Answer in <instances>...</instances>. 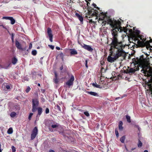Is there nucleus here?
Here are the masks:
<instances>
[{
  "label": "nucleus",
  "mask_w": 152,
  "mask_h": 152,
  "mask_svg": "<svg viewBox=\"0 0 152 152\" xmlns=\"http://www.w3.org/2000/svg\"><path fill=\"white\" fill-rule=\"evenodd\" d=\"M133 63L134 65H137V70H139V67L142 68L141 71H143V73L148 77H151L148 80V85L152 95V67L150 66L149 59L144 58L143 55H141L140 57H137L136 59L133 60Z\"/></svg>",
  "instance_id": "nucleus-1"
},
{
  "label": "nucleus",
  "mask_w": 152,
  "mask_h": 152,
  "mask_svg": "<svg viewBox=\"0 0 152 152\" xmlns=\"http://www.w3.org/2000/svg\"><path fill=\"white\" fill-rule=\"evenodd\" d=\"M112 43V41L109 45L110 46V51L111 54L108 56L107 59V61L111 63L114 62L119 57L123 56L125 54L123 49L125 46L123 44L122 42L117 40L115 43L113 44Z\"/></svg>",
  "instance_id": "nucleus-2"
},
{
  "label": "nucleus",
  "mask_w": 152,
  "mask_h": 152,
  "mask_svg": "<svg viewBox=\"0 0 152 152\" xmlns=\"http://www.w3.org/2000/svg\"><path fill=\"white\" fill-rule=\"evenodd\" d=\"M108 24H110V26L112 28L111 30V34L113 36L112 38H111L112 41V44H113L118 40V31L117 26H120L121 25V23L120 21L118 20L116 21L115 20H112L111 19H109L106 21V20H104L102 22V26H105L106 23Z\"/></svg>",
  "instance_id": "nucleus-3"
},
{
  "label": "nucleus",
  "mask_w": 152,
  "mask_h": 152,
  "mask_svg": "<svg viewBox=\"0 0 152 152\" xmlns=\"http://www.w3.org/2000/svg\"><path fill=\"white\" fill-rule=\"evenodd\" d=\"M88 10V15L85 16V18L86 19L90 18L92 16H97L98 15V11L96 10H94L93 8L90 7H88L87 8ZM89 23L94 22L92 19H89Z\"/></svg>",
  "instance_id": "nucleus-4"
},
{
  "label": "nucleus",
  "mask_w": 152,
  "mask_h": 152,
  "mask_svg": "<svg viewBox=\"0 0 152 152\" xmlns=\"http://www.w3.org/2000/svg\"><path fill=\"white\" fill-rule=\"evenodd\" d=\"M46 125L49 127H51L52 128H55L59 126V124L56 123L52 120H48L46 122Z\"/></svg>",
  "instance_id": "nucleus-5"
},
{
  "label": "nucleus",
  "mask_w": 152,
  "mask_h": 152,
  "mask_svg": "<svg viewBox=\"0 0 152 152\" xmlns=\"http://www.w3.org/2000/svg\"><path fill=\"white\" fill-rule=\"evenodd\" d=\"M33 112H35L37 109V107L39 104V100L37 97L32 99Z\"/></svg>",
  "instance_id": "nucleus-6"
},
{
  "label": "nucleus",
  "mask_w": 152,
  "mask_h": 152,
  "mask_svg": "<svg viewBox=\"0 0 152 152\" xmlns=\"http://www.w3.org/2000/svg\"><path fill=\"white\" fill-rule=\"evenodd\" d=\"M74 80L75 78L74 76L72 75L70 78L67 82L65 83V84L69 88L71 86H72L73 85V81Z\"/></svg>",
  "instance_id": "nucleus-7"
},
{
  "label": "nucleus",
  "mask_w": 152,
  "mask_h": 152,
  "mask_svg": "<svg viewBox=\"0 0 152 152\" xmlns=\"http://www.w3.org/2000/svg\"><path fill=\"white\" fill-rule=\"evenodd\" d=\"M38 134V130L37 128V126H35L32 131V133L31 134V140H34Z\"/></svg>",
  "instance_id": "nucleus-8"
},
{
  "label": "nucleus",
  "mask_w": 152,
  "mask_h": 152,
  "mask_svg": "<svg viewBox=\"0 0 152 152\" xmlns=\"http://www.w3.org/2000/svg\"><path fill=\"white\" fill-rule=\"evenodd\" d=\"M47 33L49 38V39L50 42H53V35L52 34V31L51 28H48L47 29Z\"/></svg>",
  "instance_id": "nucleus-9"
},
{
  "label": "nucleus",
  "mask_w": 152,
  "mask_h": 152,
  "mask_svg": "<svg viewBox=\"0 0 152 152\" xmlns=\"http://www.w3.org/2000/svg\"><path fill=\"white\" fill-rule=\"evenodd\" d=\"M117 28H118V31H119V29L120 30V32H122L123 31L124 32L126 33L128 30V29L127 27H122L121 25H120V26H117Z\"/></svg>",
  "instance_id": "nucleus-10"
},
{
  "label": "nucleus",
  "mask_w": 152,
  "mask_h": 152,
  "mask_svg": "<svg viewBox=\"0 0 152 152\" xmlns=\"http://www.w3.org/2000/svg\"><path fill=\"white\" fill-rule=\"evenodd\" d=\"M83 48L90 52H92L93 50V49L89 45H84Z\"/></svg>",
  "instance_id": "nucleus-11"
},
{
  "label": "nucleus",
  "mask_w": 152,
  "mask_h": 152,
  "mask_svg": "<svg viewBox=\"0 0 152 152\" xmlns=\"http://www.w3.org/2000/svg\"><path fill=\"white\" fill-rule=\"evenodd\" d=\"M55 75V78L53 79V82L56 83L57 84L59 82V79L58 78V75L56 72H54Z\"/></svg>",
  "instance_id": "nucleus-12"
},
{
  "label": "nucleus",
  "mask_w": 152,
  "mask_h": 152,
  "mask_svg": "<svg viewBox=\"0 0 152 152\" xmlns=\"http://www.w3.org/2000/svg\"><path fill=\"white\" fill-rule=\"evenodd\" d=\"M86 93H88V94H89L91 95L96 96L97 97H99V95H98V94L94 92L93 91H87L86 92Z\"/></svg>",
  "instance_id": "nucleus-13"
},
{
  "label": "nucleus",
  "mask_w": 152,
  "mask_h": 152,
  "mask_svg": "<svg viewBox=\"0 0 152 152\" xmlns=\"http://www.w3.org/2000/svg\"><path fill=\"white\" fill-rule=\"evenodd\" d=\"M15 45L18 49L19 50L21 49L22 45L17 40H16L15 41Z\"/></svg>",
  "instance_id": "nucleus-14"
},
{
  "label": "nucleus",
  "mask_w": 152,
  "mask_h": 152,
  "mask_svg": "<svg viewBox=\"0 0 152 152\" xmlns=\"http://www.w3.org/2000/svg\"><path fill=\"white\" fill-rule=\"evenodd\" d=\"M145 39H143L142 41L139 40L137 41V43L140 47H145L144 41H145Z\"/></svg>",
  "instance_id": "nucleus-15"
},
{
  "label": "nucleus",
  "mask_w": 152,
  "mask_h": 152,
  "mask_svg": "<svg viewBox=\"0 0 152 152\" xmlns=\"http://www.w3.org/2000/svg\"><path fill=\"white\" fill-rule=\"evenodd\" d=\"M75 15L76 17L79 19V20H80L81 22H83V18L81 15H80L79 14L77 13H75Z\"/></svg>",
  "instance_id": "nucleus-16"
},
{
  "label": "nucleus",
  "mask_w": 152,
  "mask_h": 152,
  "mask_svg": "<svg viewBox=\"0 0 152 152\" xmlns=\"http://www.w3.org/2000/svg\"><path fill=\"white\" fill-rule=\"evenodd\" d=\"M70 53L71 55H76L77 54V52L75 49H71L70 50Z\"/></svg>",
  "instance_id": "nucleus-17"
},
{
  "label": "nucleus",
  "mask_w": 152,
  "mask_h": 152,
  "mask_svg": "<svg viewBox=\"0 0 152 152\" xmlns=\"http://www.w3.org/2000/svg\"><path fill=\"white\" fill-rule=\"evenodd\" d=\"M123 124V122L121 121H120L118 123V128L120 131H122L123 129V127L122 126Z\"/></svg>",
  "instance_id": "nucleus-18"
},
{
  "label": "nucleus",
  "mask_w": 152,
  "mask_h": 152,
  "mask_svg": "<svg viewBox=\"0 0 152 152\" xmlns=\"http://www.w3.org/2000/svg\"><path fill=\"white\" fill-rule=\"evenodd\" d=\"M37 109V110L38 112L37 116H40L42 113V108L41 107H39Z\"/></svg>",
  "instance_id": "nucleus-19"
},
{
  "label": "nucleus",
  "mask_w": 152,
  "mask_h": 152,
  "mask_svg": "<svg viewBox=\"0 0 152 152\" xmlns=\"http://www.w3.org/2000/svg\"><path fill=\"white\" fill-rule=\"evenodd\" d=\"M101 14L102 15V18H99V20H104V18L107 17V15L104 12H102Z\"/></svg>",
  "instance_id": "nucleus-20"
},
{
  "label": "nucleus",
  "mask_w": 152,
  "mask_h": 152,
  "mask_svg": "<svg viewBox=\"0 0 152 152\" xmlns=\"http://www.w3.org/2000/svg\"><path fill=\"white\" fill-rule=\"evenodd\" d=\"M18 61V60L15 57H14L12 59V62L13 64H15Z\"/></svg>",
  "instance_id": "nucleus-21"
},
{
  "label": "nucleus",
  "mask_w": 152,
  "mask_h": 152,
  "mask_svg": "<svg viewBox=\"0 0 152 152\" xmlns=\"http://www.w3.org/2000/svg\"><path fill=\"white\" fill-rule=\"evenodd\" d=\"M144 43H145V46H147L148 47V48H150V47L152 48V46H151L150 44V42H149V41L147 40V41H146L145 42H144Z\"/></svg>",
  "instance_id": "nucleus-22"
},
{
  "label": "nucleus",
  "mask_w": 152,
  "mask_h": 152,
  "mask_svg": "<svg viewBox=\"0 0 152 152\" xmlns=\"http://www.w3.org/2000/svg\"><path fill=\"white\" fill-rule=\"evenodd\" d=\"M92 86L94 87H96V88H100L101 87L100 86V85L97 84L96 82L95 83H93L92 84Z\"/></svg>",
  "instance_id": "nucleus-23"
},
{
  "label": "nucleus",
  "mask_w": 152,
  "mask_h": 152,
  "mask_svg": "<svg viewBox=\"0 0 152 152\" xmlns=\"http://www.w3.org/2000/svg\"><path fill=\"white\" fill-rule=\"evenodd\" d=\"M9 20H10L11 21V23L12 25H13L15 23V20L13 17H10L9 19Z\"/></svg>",
  "instance_id": "nucleus-24"
},
{
  "label": "nucleus",
  "mask_w": 152,
  "mask_h": 152,
  "mask_svg": "<svg viewBox=\"0 0 152 152\" xmlns=\"http://www.w3.org/2000/svg\"><path fill=\"white\" fill-rule=\"evenodd\" d=\"M10 63H8L7 64H4L3 65V68L5 69H7L10 67Z\"/></svg>",
  "instance_id": "nucleus-25"
},
{
  "label": "nucleus",
  "mask_w": 152,
  "mask_h": 152,
  "mask_svg": "<svg viewBox=\"0 0 152 152\" xmlns=\"http://www.w3.org/2000/svg\"><path fill=\"white\" fill-rule=\"evenodd\" d=\"M126 117L127 122L129 123H130L131 122L130 117L128 115H126Z\"/></svg>",
  "instance_id": "nucleus-26"
},
{
  "label": "nucleus",
  "mask_w": 152,
  "mask_h": 152,
  "mask_svg": "<svg viewBox=\"0 0 152 152\" xmlns=\"http://www.w3.org/2000/svg\"><path fill=\"white\" fill-rule=\"evenodd\" d=\"M125 139V136H123L120 138V141L121 142L124 143V142Z\"/></svg>",
  "instance_id": "nucleus-27"
},
{
  "label": "nucleus",
  "mask_w": 152,
  "mask_h": 152,
  "mask_svg": "<svg viewBox=\"0 0 152 152\" xmlns=\"http://www.w3.org/2000/svg\"><path fill=\"white\" fill-rule=\"evenodd\" d=\"M13 132V129L12 128H10L7 131V133L9 134H11Z\"/></svg>",
  "instance_id": "nucleus-28"
},
{
  "label": "nucleus",
  "mask_w": 152,
  "mask_h": 152,
  "mask_svg": "<svg viewBox=\"0 0 152 152\" xmlns=\"http://www.w3.org/2000/svg\"><path fill=\"white\" fill-rule=\"evenodd\" d=\"M142 145V143L141 141L139 139L138 140V143L137 144V146L139 148L141 147Z\"/></svg>",
  "instance_id": "nucleus-29"
},
{
  "label": "nucleus",
  "mask_w": 152,
  "mask_h": 152,
  "mask_svg": "<svg viewBox=\"0 0 152 152\" xmlns=\"http://www.w3.org/2000/svg\"><path fill=\"white\" fill-rule=\"evenodd\" d=\"M16 115V113L15 112H12L11 113L10 116L12 118H14Z\"/></svg>",
  "instance_id": "nucleus-30"
},
{
  "label": "nucleus",
  "mask_w": 152,
  "mask_h": 152,
  "mask_svg": "<svg viewBox=\"0 0 152 152\" xmlns=\"http://www.w3.org/2000/svg\"><path fill=\"white\" fill-rule=\"evenodd\" d=\"M129 72L130 73H134L135 71V69H134L133 68H130L129 69Z\"/></svg>",
  "instance_id": "nucleus-31"
},
{
  "label": "nucleus",
  "mask_w": 152,
  "mask_h": 152,
  "mask_svg": "<svg viewBox=\"0 0 152 152\" xmlns=\"http://www.w3.org/2000/svg\"><path fill=\"white\" fill-rule=\"evenodd\" d=\"M31 54L33 56H36L37 54V51L36 50H33L31 52Z\"/></svg>",
  "instance_id": "nucleus-32"
},
{
  "label": "nucleus",
  "mask_w": 152,
  "mask_h": 152,
  "mask_svg": "<svg viewBox=\"0 0 152 152\" xmlns=\"http://www.w3.org/2000/svg\"><path fill=\"white\" fill-rule=\"evenodd\" d=\"M78 43L83 48V47H84V45H85V44H84V43H83L82 42H81L79 41H78Z\"/></svg>",
  "instance_id": "nucleus-33"
},
{
  "label": "nucleus",
  "mask_w": 152,
  "mask_h": 152,
  "mask_svg": "<svg viewBox=\"0 0 152 152\" xmlns=\"http://www.w3.org/2000/svg\"><path fill=\"white\" fill-rule=\"evenodd\" d=\"M31 88L29 86H28L26 90V91L27 93H28L31 90Z\"/></svg>",
  "instance_id": "nucleus-34"
},
{
  "label": "nucleus",
  "mask_w": 152,
  "mask_h": 152,
  "mask_svg": "<svg viewBox=\"0 0 152 152\" xmlns=\"http://www.w3.org/2000/svg\"><path fill=\"white\" fill-rule=\"evenodd\" d=\"M58 55L62 59V60H63L64 56V55L63 53L61 52Z\"/></svg>",
  "instance_id": "nucleus-35"
},
{
  "label": "nucleus",
  "mask_w": 152,
  "mask_h": 152,
  "mask_svg": "<svg viewBox=\"0 0 152 152\" xmlns=\"http://www.w3.org/2000/svg\"><path fill=\"white\" fill-rule=\"evenodd\" d=\"M84 114L87 117H89L90 116V114L88 111H86L84 112Z\"/></svg>",
  "instance_id": "nucleus-36"
},
{
  "label": "nucleus",
  "mask_w": 152,
  "mask_h": 152,
  "mask_svg": "<svg viewBox=\"0 0 152 152\" xmlns=\"http://www.w3.org/2000/svg\"><path fill=\"white\" fill-rule=\"evenodd\" d=\"M56 109H57L58 111H61V109L60 107L58 105H57L56 106Z\"/></svg>",
  "instance_id": "nucleus-37"
},
{
  "label": "nucleus",
  "mask_w": 152,
  "mask_h": 152,
  "mask_svg": "<svg viewBox=\"0 0 152 152\" xmlns=\"http://www.w3.org/2000/svg\"><path fill=\"white\" fill-rule=\"evenodd\" d=\"M33 114L32 113H30L29 114V116H28V119L29 120H31V117L33 115Z\"/></svg>",
  "instance_id": "nucleus-38"
},
{
  "label": "nucleus",
  "mask_w": 152,
  "mask_h": 152,
  "mask_svg": "<svg viewBox=\"0 0 152 152\" xmlns=\"http://www.w3.org/2000/svg\"><path fill=\"white\" fill-rule=\"evenodd\" d=\"M115 133L117 137H118L119 136L118 133L117 129H116L115 130Z\"/></svg>",
  "instance_id": "nucleus-39"
},
{
  "label": "nucleus",
  "mask_w": 152,
  "mask_h": 152,
  "mask_svg": "<svg viewBox=\"0 0 152 152\" xmlns=\"http://www.w3.org/2000/svg\"><path fill=\"white\" fill-rule=\"evenodd\" d=\"M14 34L12 33L11 34V39L12 40V42L13 43L14 42Z\"/></svg>",
  "instance_id": "nucleus-40"
},
{
  "label": "nucleus",
  "mask_w": 152,
  "mask_h": 152,
  "mask_svg": "<svg viewBox=\"0 0 152 152\" xmlns=\"http://www.w3.org/2000/svg\"><path fill=\"white\" fill-rule=\"evenodd\" d=\"M11 148L12 149V152H15L16 151L15 148L14 146H12Z\"/></svg>",
  "instance_id": "nucleus-41"
},
{
  "label": "nucleus",
  "mask_w": 152,
  "mask_h": 152,
  "mask_svg": "<svg viewBox=\"0 0 152 152\" xmlns=\"http://www.w3.org/2000/svg\"><path fill=\"white\" fill-rule=\"evenodd\" d=\"M45 113L46 114H48L49 113V109L48 108H47L45 109Z\"/></svg>",
  "instance_id": "nucleus-42"
},
{
  "label": "nucleus",
  "mask_w": 152,
  "mask_h": 152,
  "mask_svg": "<svg viewBox=\"0 0 152 152\" xmlns=\"http://www.w3.org/2000/svg\"><path fill=\"white\" fill-rule=\"evenodd\" d=\"M92 5L94 8H97L98 10H99V8L98 7H96V5L95 4L93 3Z\"/></svg>",
  "instance_id": "nucleus-43"
},
{
  "label": "nucleus",
  "mask_w": 152,
  "mask_h": 152,
  "mask_svg": "<svg viewBox=\"0 0 152 152\" xmlns=\"http://www.w3.org/2000/svg\"><path fill=\"white\" fill-rule=\"evenodd\" d=\"M10 17H3L2 18L3 19H5L6 20H9Z\"/></svg>",
  "instance_id": "nucleus-44"
},
{
  "label": "nucleus",
  "mask_w": 152,
  "mask_h": 152,
  "mask_svg": "<svg viewBox=\"0 0 152 152\" xmlns=\"http://www.w3.org/2000/svg\"><path fill=\"white\" fill-rule=\"evenodd\" d=\"M49 47L52 50H53L54 48V46L53 45H49Z\"/></svg>",
  "instance_id": "nucleus-45"
},
{
  "label": "nucleus",
  "mask_w": 152,
  "mask_h": 152,
  "mask_svg": "<svg viewBox=\"0 0 152 152\" xmlns=\"http://www.w3.org/2000/svg\"><path fill=\"white\" fill-rule=\"evenodd\" d=\"M87 63H88V61L87 60H86L85 61V65L86 68H88V66L87 65Z\"/></svg>",
  "instance_id": "nucleus-46"
},
{
  "label": "nucleus",
  "mask_w": 152,
  "mask_h": 152,
  "mask_svg": "<svg viewBox=\"0 0 152 152\" xmlns=\"http://www.w3.org/2000/svg\"><path fill=\"white\" fill-rule=\"evenodd\" d=\"M32 44L31 43H30L29 45L28 49H30L32 47Z\"/></svg>",
  "instance_id": "nucleus-47"
},
{
  "label": "nucleus",
  "mask_w": 152,
  "mask_h": 152,
  "mask_svg": "<svg viewBox=\"0 0 152 152\" xmlns=\"http://www.w3.org/2000/svg\"><path fill=\"white\" fill-rule=\"evenodd\" d=\"M6 88L7 89H10V85H7L6 86Z\"/></svg>",
  "instance_id": "nucleus-48"
},
{
  "label": "nucleus",
  "mask_w": 152,
  "mask_h": 152,
  "mask_svg": "<svg viewBox=\"0 0 152 152\" xmlns=\"http://www.w3.org/2000/svg\"><path fill=\"white\" fill-rule=\"evenodd\" d=\"M129 69H126V71H125L124 72L126 73H130L129 72Z\"/></svg>",
  "instance_id": "nucleus-49"
},
{
  "label": "nucleus",
  "mask_w": 152,
  "mask_h": 152,
  "mask_svg": "<svg viewBox=\"0 0 152 152\" xmlns=\"http://www.w3.org/2000/svg\"><path fill=\"white\" fill-rule=\"evenodd\" d=\"M26 47L24 48H23L22 47L21 49H20V50H22V51H25L26 49Z\"/></svg>",
  "instance_id": "nucleus-50"
},
{
  "label": "nucleus",
  "mask_w": 152,
  "mask_h": 152,
  "mask_svg": "<svg viewBox=\"0 0 152 152\" xmlns=\"http://www.w3.org/2000/svg\"><path fill=\"white\" fill-rule=\"evenodd\" d=\"M56 49H57V50H60V48L58 47H57V46L56 47Z\"/></svg>",
  "instance_id": "nucleus-51"
},
{
  "label": "nucleus",
  "mask_w": 152,
  "mask_h": 152,
  "mask_svg": "<svg viewBox=\"0 0 152 152\" xmlns=\"http://www.w3.org/2000/svg\"><path fill=\"white\" fill-rule=\"evenodd\" d=\"M134 127L137 128H138L139 126L138 125H136V124H135L134 125Z\"/></svg>",
  "instance_id": "nucleus-52"
},
{
  "label": "nucleus",
  "mask_w": 152,
  "mask_h": 152,
  "mask_svg": "<svg viewBox=\"0 0 152 152\" xmlns=\"http://www.w3.org/2000/svg\"><path fill=\"white\" fill-rule=\"evenodd\" d=\"M49 152H55V151L53 150L50 149L49 150Z\"/></svg>",
  "instance_id": "nucleus-53"
},
{
  "label": "nucleus",
  "mask_w": 152,
  "mask_h": 152,
  "mask_svg": "<svg viewBox=\"0 0 152 152\" xmlns=\"http://www.w3.org/2000/svg\"><path fill=\"white\" fill-rule=\"evenodd\" d=\"M63 66L62 65V66L61 67H60V69L61 70H62L63 69Z\"/></svg>",
  "instance_id": "nucleus-54"
},
{
  "label": "nucleus",
  "mask_w": 152,
  "mask_h": 152,
  "mask_svg": "<svg viewBox=\"0 0 152 152\" xmlns=\"http://www.w3.org/2000/svg\"><path fill=\"white\" fill-rule=\"evenodd\" d=\"M0 26H2L4 28H6L4 27V26L3 25H0Z\"/></svg>",
  "instance_id": "nucleus-55"
},
{
  "label": "nucleus",
  "mask_w": 152,
  "mask_h": 152,
  "mask_svg": "<svg viewBox=\"0 0 152 152\" xmlns=\"http://www.w3.org/2000/svg\"><path fill=\"white\" fill-rule=\"evenodd\" d=\"M149 41L150 43L152 42V39H150Z\"/></svg>",
  "instance_id": "nucleus-56"
},
{
  "label": "nucleus",
  "mask_w": 152,
  "mask_h": 152,
  "mask_svg": "<svg viewBox=\"0 0 152 152\" xmlns=\"http://www.w3.org/2000/svg\"><path fill=\"white\" fill-rule=\"evenodd\" d=\"M118 77H122V76L121 75H118Z\"/></svg>",
  "instance_id": "nucleus-57"
},
{
  "label": "nucleus",
  "mask_w": 152,
  "mask_h": 152,
  "mask_svg": "<svg viewBox=\"0 0 152 152\" xmlns=\"http://www.w3.org/2000/svg\"><path fill=\"white\" fill-rule=\"evenodd\" d=\"M137 128V129H138V130L139 131H140V127H139H139H138V128Z\"/></svg>",
  "instance_id": "nucleus-58"
},
{
  "label": "nucleus",
  "mask_w": 152,
  "mask_h": 152,
  "mask_svg": "<svg viewBox=\"0 0 152 152\" xmlns=\"http://www.w3.org/2000/svg\"><path fill=\"white\" fill-rule=\"evenodd\" d=\"M143 152H148V151L147 150H145Z\"/></svg>",
  "instance_id": "nucleus-59"
},
{
  "label": "nucleus",
  "mask_w": 152,
  "mask_h": 152,
  "mask_svg": "<svg viewBox=\"0 0 152 152\" xmlns=\"http://www.w3.org/2000/svg\"><path fill=\"white\" fill-rule=\"evenodd\" d=\"M145 46L146 47V48H147V49H148L149 48H148V47L147 46Z\"/></svg>",
  "instance_id": "nucleus-60"
},
{
  "label": "nucleus",
  "mask_w": 152,
  "mask_h": 152,
  "mask_svg": "<svg viewBox=\"0 0 152 152\" xmlns=\"http://www.w3.org/2000/svg\"><path fill=\"white\" fill-rule=\"evenodd\" d=\"M135 149V148H132L131 149V150L133 151V150H134V149Z\"/></svg>",
  "instance_id": "nucleus-61"
},
{
  "label": "nucleus",
  "mask_w": 152,
  "mask_h": 152,
  "mask_svg": "<svg viewBox=\"0 0 152 152\" xmlns=\"http://www.w3.org/2000/svg\"><path fill=\"white\" fill-rule=\"evenodd\" d=\"M38 86H39L40 87V84L39 83H38Z\"/></svg>",
  "instance_id": "nucleus-62"
},
{
  "label": "nucleus",
  "mask_w": 152,
  "mask_h": 152,
  "mask_svg": "<svg viewBox=\"0 0 152 152\" xmlns=\"http://www.w3.org/2000/svg\"><path fill=\"white\" fill-rule=\"evenodd\" d=\"M0 152H1V148H0Z\"/></svg>",
  "instance_id": "nucleus-63"
},
{
  "label": "nucleus",
  "mask_w": 152,
  "mask_h": 152,
  "mask_svg": "<svg viewBox=\"0 0 152 152\" xmlns=\"http://www.w3.org/2000/svg\"><path fill=\"white\" fill-rule=\"evenodd\" d=\"M1 144L0 143V148H1Z\"/></svg>",
  "instance_id": "nucleus-64"
}]
</instances>
